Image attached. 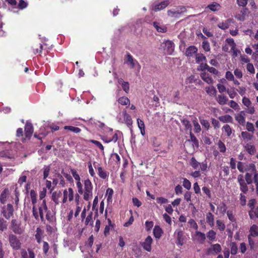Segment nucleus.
Here are the masks:
<instances>
[{"label": "nucleus", "mask_w": 258, "mask_h": 258, "mask_svg": "<svg viewBox=\"0 0 258 258\" xmlns=\"http://www.w3.org/2000/svg\"><path fill=\"white\" fill-rule=\"evenodd\" d=\"M47 209L45 200H43L41 203L39 204L38 208L36 205L33 206L32 213L35 219L38 220L40 217L41 221L44 222L45 220L44 214L47 212Z\"/></svg>", "instance_id": "nucleus-1"}, {"label": "nucleus", "mask_w": 258, "mask_h": 258, "mask_svg": "<svg viewBox=\"0 0 258 258\" xmlns=\"http://www.w3.org/2000/svg\"><path fill=\"white\" fill-rule=\"evenodd\" d=\"M11 225L13 231L16 234H22L25 231V226L15 219L12 220Z\"/></svg>", "instance_id": "nucleus-2"}, {"label": "nucleus", "mask_w": 258, "mask_h": 258, "mask_svg": "<svg viewBox=\"0 0 258 258\" xmlns=\"http://www.w3.org/2000/svg\"><path fill=\"white\" fill-rule=\"evenodd\" d=\"M9 241L10 245L14 249L18 250L21 248L22 243L15 235L10 234L9 237Z\"/></svg>", "instance_id": "nucleus-3"}, {"label": "nucleus", "mask_w": 258, "mask_h": 258, "mask_svg": "<svg viewBox=\"0 0 258 258\" xmlns=\"http://www.w3.org/2000/svg\"><path fill=\"white\" fill-rule=\"evenodd\" d=\"M14 211L12 205L8 204L7 206L3 207L2 213L7 219H9L13 216Z\"/></svg>", "instance_id": "nucleus-4"}, {"label": "nucleus", "mask_w": 258, "mask_h": 258, "mask_svg": "<svg viewBox=\"0 0 258 258\" xmlns=\"http://www.w3.org/2000/svg\"><path fill=\"white\" fill-rule=\"evenodd\" d=\"M63 198L62 200V203H66L67 201L68 198H69V201H72L74 199V192L72 188H69L68 190L65 189L63 191Z\"/></svg>", "instance_id": "nucleus-5"}, {"label": "nucleus", "mask_w": 258, "mask_h": 258, "mask_svg": "<svg viewBox=\"0 0 258 258\" xmlns=\"http://www.w3.org/2000/svg\"><path fill=\"white\" fill-rule=\"evenodd\" d=\"M113 195V190L111 188H108L106 191V197H107V201L108 203V206H109V205L111 206L112 204V196ZM111 209H110L108 207H107L105 213H106V216L107 215L108 212H109L111 213Z\"/></svg>", "instance_id": "nucleus-6"}, {"label": "nucleus", "mask_w": 258, "mask_h": 258, "mask_svg": "<svg viewBox=\"0 0 258 258\" xmlns=\"http://www.w3.org/2000/svg\"><path fill=\"white\" fill-rule=\"evenodd\" d=\"M25 135L27 138H30L33 133V127L32 124L27 122L25 126Z\"/></svg>", "instance_id": "nucleus-7"}, {"label": "nucleus", "mask_w": 258, "mask_h": 258, "mask_svg": "<svg viewBox=\"0 0 258 258\" xmlns=\"http://www.w3.org/2000/svg\"><path fill=\"white\" fill-rule=\"evenodd\" d=\"M21 254L22 258H35V254L30 249H28V251L25 249H22Z\"/></svg>", "instance_id": "nucleus-8"}, {"label": "nucleus", "mask_w": 258, "mask_h": 258, "mask_svg": "<svg viewBox=\"0 0 258 258\" xmlns=\"http://www.w3.org/2000/svg\"><path fill=\"white\" fill-rule=\"evenodd\" d=\"M9 195V191L8 188H5L0 195V202L2 204H5L6 203L7 198Z\"/></svg>", "instance_id": "nucleus-9"}, {"label": "nucleus", "mask_w": 258, "mask_h": 258, "mask_svg": "<svg viewBox=\"0 0 258 258\" xmlns=\"http://www.w3.org/2000/svg\"><path fill=\"white\" fill-rule=\"evenodd\" d=\"M84 223L86 226H93V213L90 212L87 215L86 218L84 219Z\"/></svg>", "instance_id": "nucleus-10"}, {"label": "nucleus", "mask_w": 258, "mask_h": 258, "mask_svg": "<svg viewBox=\"0 0 258 258\" xmlns=\"http://www.w3.org/2000/svg\"><path fill=\"white\" fill-rule=\"evenodd\" d=\"M61 191H54L52 194V200L55 203V204L58 205L59 204V198L61 197Z\"/></svg>", "instance_id": "nucleus-11"}, {"label": "nucleus", "mask_w": 258, "mask_h": 258, "mask_svg": "<svg viewBox=\"0 0 258 258\" xmlns=\"http://www.w3.org/2000/svg\"><path fill=\"white\" fill-rule=\"evenodd\" d=\"M43 234V231L40 228H37L36 230V234L35 237L38 243H40L41 241V238Z\"/></svg>", "instance_id": "nucleus-12"}, {"label": "nucleus", "mask_w": 258, "mask_h": 258, "mask_svg": "<svg viewBox=\"0 0 258 258\" xmlns=\"http://www.w3.org/2000/svg\"><path fill=\"white\" fill-rule=\"evenodd\" d=\"M30 197L31 199L32 203L33 206L36 205L37 203V194L34 190L30 191Z\"/></svg>", "instance_id": "nucleus-13"}, {"label": "nucleus", "mask_w": 258, "mask_h": 258, "mask_svg": "<svg viewBox=\"0 0 258 258\" xmlns=\"http://www.w3.org/2000/svg\"><path fill=\"white\" fill-rule=\"evenodd\" d=\"M84 186L85 190H92V184L89 179H86L84 181Z\"/></svg>", "instance_id": "nucleus-14"}, {"label": "nucleus", "mask_w": 258, "mask_h": 258, "mask_svg": "<svg viewBox=\"0 0 258 258\" xmlns=\"http://www.w3.org/2000/svg\"><path fill=\"white\" fill-rule=\"evenodd\" d=\"M65 130H68L71 132H73L75 133H79L81 132V129L77 127H75L73 126H65L64 127Z\"/></svg>", "instance_id": "nucleus-15"}, {"label": "nucleus", "mask_w": 258, "mask_h": 258, "mask_svg": "<svg viewBox=\"0 0 258 258\" xmlns=\"http://www.w3.org/2000/svg\"><path fill=\"white\" fill-rule=\"evenodd\" d=\"M97 169L99 176L102 178L105 179L107 176V173L105 172L101 167H98Z\"/></svg>", "instance_id": "nucleus-16"}, {"label": "nucleus", "mask_w": 258, "mask_h": 258, "mask_svg": "<svg viewBox=\"0 0 258 258\" xmlns=\"http://www.w3.org/2000/svg\"><path fill=\"white\" fill-rule=\"evenodd\" d=\"M84 199L88 201L92 197V190H85L84 193Z\"/></svg>", "instance_id": "nucleus-17"}, {"label": "nucleus", "mask_w": 258, "mask_h": 258, "mask_svg": "<svg viewBox=\"0 0 258 258\" xmlns=\"http://www.w3.org/2000/svg\"><path fill=\"white\" fill-rule=\"evenodd\" d=\"M108 225H106L104 231V234L105 236H107L109 233V230H110V226H112L111 225V219L109 218H108Z\"/></svg>", "instance_id": "nucleus-18"}, {"label": "nucleus", "mask_w": 258, "mask_h": 258, "mask_svg": "<svg viewBox=\"0 0 258 258\" xmlns=\"http://www.w3.org/2000/svg\"><path fill=\"white\" fill-rule=\"evenodd\" d=\"M46 218L49 222H52L54 220V217L51 214V212L49 210L47 209V212H46Z\"/></svg>", "instance_id": "nucleus-19"}, {"label": "nucleus", "mask_w": 258, "mask_h": 258, "mask_svg": "<svg viewBox=\"0 0 258 258\" xmlns=\"http://www.w3.org/2000/svg\"><path fill=\"white\" fill-rule=\"evenodd\" d=\"M7 228L6 221L3 218L0 219V230L3 231Z\"/></svg>", "instance_id": "nucleus-20"}, {"label": "nucleus", "mask_w": 258, "mask_h": 258, "mask_svg": "<svg viewBox=\"0 0 258 258\" xmlns=\"http://www.w3.org/2000/svg\"><path fill=\"white\" fill-rule=\"evenodd\" d=\"M71 173L73 175V176L77 181H80V177L79 175L77 173L76 170L75 169L71 170Z\"/></svg>", "instance_id": "nucleus-21"}, {"label": "nucleus", "mask_w": 258, "mask_h": 258, "mask_svg": "<svg viewBox=\"0 0 258 258\" xmlns=\"http://www.w3.org/2000/svg\"><path fill=\"white\" fill-rule=\"evenodd\" d=\"M50 171V167L49 166H45L44 168V172H43V178L45 179H46Z\"/></svg>", "instance_id": "nucleus-22"}, {"label": "nucleus", "mask_w": 258, "mask_h": 258, "mask_svg": "<svg viewBox=\"0 0 258 258\" xmlns=\"http://www.w3.org/2000/svg\"><path fill=\"white\" fill-rule=\"evenodd\" d=\"M46 187L50 190V192L51 193L52 190L54 189V186H52V183L50 181H46Z\"/></svg>", "instance_id": "nucleus-23"}, {"label": "nucleus", "mask_w": 258, "mask_h": 258, "mask_svg": "<svg viewBox=\"0 0 258 258\" xmlns=\"http://www.w3.org/2000/svg\"><path fill=\"white\" fill-rule=\"evenodd\" d=\"M76 185L78 188V192L80 194H83V189L82 187V185L80 181H77L76 183Z\"/></svg>", "instance_id": "nucleus-24"}, {"label": "nucleus", "mask_w": 258, "mask_h": 258, "mask_svg": "<svg viewBox=\"0 0 258 258\" xmlns=\"http://www.w3.org/2000/svg\"><path fill=\"white\" fill-rule=\"evenodd\" d=\"M46 188H43V190L40 191V194H39L40 200H42V201L43 200H44V198L46 196Z\"/></svg>", "instance_id": "nucleus-25"}, {"label": "nucleus", "mask_w": 258, "mask_h": 258, "mask_svg": "<svg viewBox=\"0 0 258 258\" xmlns=\"http://www.w3.org/2000/svg\"><path fill=\"white\" fill-rule=\"evenodd\" d=\"M49 248V246L48 243L46 242H43V250L44 253H47Z\"/></svg>", "instance_id": "nucleus-26"}, {"label": "nucleus", "mask_w": 258, "mask_h": 258, "mask_svg": "<svg viewBox=\"0 0 258 258\" xmlns=\"http://www.w3.org/2000/svg\"><path fill=\"white\" fill-rule=\"evenodd\" d=\"M27 6V4L25 1L23 0H20L19 3V7L21 9H24L26 8Z\"/></svg>", "instance_id": "nucleus-27"}, {"label": "nucleus", "mask_w": 258, "mask_h": 258, "mask_svg": "<svg viewBox=\"0 0 258 258\" xmlns=\"http://www.w3.org/2000/svg\"><path fill=\"white\" fill-rule=\"evenodd\" d=\"M101 223L99 219H97L96 221L95 225L94 226V230L96 232H98L100 227Z\"/></svg>", "instance_id": "nucleus-28"}, {"label": "nucleus", "mask_w": 258, "mask_h": 258, "mask_svg": "<svg viewBox=\"0 0 258 258\" xmlns=\"http://www.w3.org/2000/svg\"><path fill=\"white\" fill-rule=\"evenodd\" d=\"M27 176L25 175H22L18 180V183L22 184L24 182L26 181Z\"/></svg>", "instance_id": "nucleus-29"}, {"label": "nucleus", "mask_w": 258, "mask_h": 258, "mask_svg": "<svg viewBox=\"0 0 258 258\" xmlns=\"http://www.w3.org/2000/svg\"><path fill=\"white\" fill-rule=\"evenodd\" d=\"M91 142L96 145L100 149L103 150V146L100 142L95 140H92Z\"/></svg>", "instance_id": "nucleus-30"}, {"label": "nucleus", "mask_w": 258, "mask_h": 258, "mask_svg": "<svg viewBox=\"0 0 258 258\" xmlns=\"http://www.w3.org/2000/svg\"><path fill=\"white\" fill-rule=\"evenodd\" d=\"M93 242H94V238H93V235H91V236L89 237V238H88V246H89L90 247H92V246L93 245Z\"/></svg>", "instance_id": "nucleus-31"}, {"label": "nucleus", "mask_w": 258, "mask_h": 258, "mask_svg": "<svg viewBox=\"0 0 258 258\" xmlns=\"http://www.w3.org/2000/svg\"><path fill=\"white\" fill-rule=\"evenodd\" d=\"M88 168H89V173L90 174V175L92 176H94L95 175V172L94 171V170H93V167L91 165V163H89V164L88 165Z\"/></svg>", "instance_id": "nucleus-32"}, {"label": "nucleus", "mask_w": 258, "mask_h": 258, "mask_svg": "<svg viewBox=\"0 0 258 258\" xmlns=\"http://www.w3.org/2000/svg\"><path fill=\"white\" fill-rule=\"evenodd\" d=\"M15 203L16 206L18 205L19 203V192L17 191V189L15 190Z\"/></svg>", "instance_id": "nucleus-33"}, {"label": "nucleus", "mask_w": 258, "mask_h": 258, "mask_svg": "<svg viewBox=\"0 0 258 258\" xmlns=\"http://www.w3.org/2000/svg\"><path fill=\"white\" fill-rule=\"evenodd\" d=\"M86 208H84L83 210L82 211L81 214V217L82 219V221H83L84 219L86 218Z\"/></svg>", "instance_id": "nucleus-34"}, {"label": "nucleus", "mask_w": 258, "mask_h": 258, "mask_svg": "<svg viewBox=\"0 0 258 258\" xmlns=\"http://www.w3.org/2000/svg\"><path fill=\"white\" fill-rule=\"evenodd\" d=\"M81 207H80V206H77L76 212L75 213V217H77L78 216V215H79L80 212H81Z\"/></svg>", "instance_id": "nucleus-35"}, {"label": "nucleus", "mask_w": 258, "mask_h": 258, "mask_svg": "<svg viewBox=\"0 0 258 258\" xmlns=\"http://www.w3.org/2000/svg\"><path fill=\"white\" fill-rule=\"evenodd\" d=\"M57 176L60 179L59 184H61L62 186H64V184H65V181H64V180L63 179L62 176L60 174H58Z\"/></svg>", "instance_id": "nucleus-36"}, {"label": "nucleus", "mask_w": 258, "mask_h": 258, "mask_svg": "<svg viewBox=\"0 0 258 258\" xmlns=\"http://www.w3.org/2000/svg\"><path fill=\"white\" fill-rule=\"evenodd\" d=\"M23 129L22 128H19L17 130V136L21 137L23 135Z\"/></svg>", "instance_id": "nucleus-37"}, {"label": "nucleus", "mask_w": 258, "mask_h": 258, "mask_svg": "<svg viewBox=\"0 0 258 258\" xmlns=\"http://www.w3.org/2000/svg\"><path fill=\"white\" fill-rule=\"evenodd\" d=\"M42 45L41 44H39V48L34 49V52L35 53L40 52L42 49Z\"/></svg>", "instance_id": "nucleus-38"}, {"label": "nucleus", "mask_w": 258, "mask_h": 258, "mask_svg": "<svg viewBox=\"0 0 258 258\" xmlns=\"http://www.w3.org/2000/svg\"><path fill=\"white\" fill-rule=\"evenodd\" d=\"M0 156L2 157H6L8 158H11L9 155H7V153L5 151L1 152Z\"/></svg>", "instance_id": "nucleus-39"}, {"label": "nucleus", "mask_w": 258, "mask_h": 258, "mask_svg": "<svg viewBox=\"0 0 258 258\" xmlns=\"http://www.w3.org/2000/svg\"><path fill=\"white\" fill-rule=\"evenodd\" d=\"M95 123L96 127H100L101 128H102L104 126V124L103 123L100 122L99 121H97Z\"/></svg>", "instance_id": "nucleus-40"}, {"label": "nucleus", "mask_w": 258, "mask_h": 258, "mask_svg": "<svg viewBox=\"0 0 258 258\" xmlns=\"http://www.w3.org/2000/svg\"><path fill=\"white\" fill-rule=\"evenodd\" d=\"M6 1L12 6H15L17 4L16 0H6Z\"/></svg>", "instance_id": "nucleus-41"}, {"label": "nucleus", "mask_w": 258, "mask_h": 258, "mask_svg": "<svg viewBox=\"0 0 258 258\" xmlns=\"http://www.w3.org/2000/svg\"><path fill=\"white\" fill-rule=\"evenodd\" d=\"M73 211L71 210L68 215V220L69 221H70L72 219V218L73 217Z\"/></svg>", "instance_id": "nucleus-42"}, {"label": "nucleus", "mask_w": 258, "mask_h": 258, "mask_svg": "<svg viewBox=\"0 0 258 258\" xmlns=\"http://www.w3.org/2000/svg\"><path fill=\"white\" fill-rule=\"evenodd\" d=\"M98 203V198L96 197L93 201V208H94Z\"/></svg>", "instance_id": "nucleus-43"}, {"label": "nucleus", "mask_w": 258, "mask_h": 258, "mask_svg": "<svg viewBox=\"0 0 258 258\" xmlns=\"http://www.w3.org/2000/svg\"><path fill=\"white\" fill-rule=\"evenodd\" d=\"M11 109L9 107H6L3 109V111L5 113H7L10 112Z\"/></svg>", "instance_id": "nucleus-44"}, {"label": "nucleus", "mask_w": 258, "mask_h": 258, "mask_svg": "<svg viewBox=\"0 0 258 258\" xmlns=\"http://www.w3.org/2000/svg\"><path fill=\"white\" fill-rule=\"evenodd\" d=\"M57 183H58L57 179H53L52 183L53 185V186L54 187L55 186H56L57 185Z\"/></svg>", "instance_id": "nucleus-45"}, {"label": "nucleus", "mask_w": 258, "mask_h": 258, "mask_svg": "<svg viewBox=\"0 0 258 258\" xmlns=\"http://www.w3.org/2000/svg\"><path fill=\"white\" fill-rule=\"evenodd\" d=\"M103 205H104V203L103 202H102L100 204V212L101 213H102L103 212Z\"/></svg>", "instance_id": "nucleus-46"}, {"label": "nucleus", "mask_w": 258, "mask_h": 258, "mask_svg": "<svg viewBox=\"0 0 258 258\" xmlns=\"http://www.w3.org/2000/svg\"><path fill=\"white\" fill-rule=\"evenodd\" d=\"M66 177L69 180L72 179V177L71 176V175H68V174H67L66 176Z\"/></svg>", "instance_id": "nucleus-47"}, {"label": "nucleus", "mask_w": 258, "mask_h": 258, "mask_svg": "<svg viewBox=\"0 0 258 258\" xmlns=\"http://www.w3.org/2000/svg\"><path fill=\"white\" fill-rule=\"evenodd\" d=\"M51 145H47V146H46V149L47 150H50V149H51Z\"/></svg>", "instance_id": "nucleus-48"}, {"label": "nucleus", "mask_w": 258, "mask_h": 258, "mask_svg": "<svg viewBox=\"0 0 258 258\" xmlns=\"http://www.w3.org/2000/svg\"><path fill=\"white\" fill-rule=\"evenodd\" d=\"M96 246H97V248H96V252H98V250H99V249H100V247H101V245H100V244H97V245H96Z\"/></svg>", "instance_id": "nucleus-49"}, {"label": "nucleus", "mask_w": 258, "mask_h": 258, "mask_svg": "<svg viewBox=\"0 0 258 258\" xmlns=\"http://www.w3.org/2000/svg\"><path fill=\"white\" fill-rule=\"evenodd\" d=\"M28 216L26 215H24V220L25 221H26L28 220Z\"/></svg>", "instance_id": "nucleus-50"}, {"label": "nucleus", "mask_w": 258, "mask_h": 258, "mask_svg": "<svg viewBox=\"0 0 258 258\" xmlns=\"http://www.w3.org/2000/svg\"><path fill=\"white\" fill-rule=\"evenodd\" d=\"M3 251H1L0 252V258H3Z\"/></svg>", "instance_id": "nucleus-51"}, {"label": "nucleus", "mask_w": 258, "mask_h": 258, "mask_svg": "<svg viewBox=\"0 0 258 258\" xmlns=\"http://www.w3.org/2000/svg\"><path fill=\"white\" fill-rule=\"evenodd\" d=\"M58 128H59V127H58V126H56V127H55V128H54L53 129H54V130H55V131H57V130H58Z\"/></svg>", "instance_id": "nucleus-52"}, {"label": "nucleus", "mask_w": 258, "mask_h": 258, "mask_svg": "<svg viewBox=\"0 0 258 258\" xmlns=\"http://www.w3.org/2000/svg\"><path fill=\"white\" fill-rule=\"evenodd\" d=\"M28 71V68H26L25 69V72H27Z\"/></svg>", "instance_id": "nucleus-53"}, {"label": "nucleus", "mask_w": 258, "mask_h": 258, "mask_svg": "<svg viewBox=\"0 0 258 258\" xmlns=\"http://www.w3.org/2000/svg\"><path fill=\"white\" fill-rule=\"evenodd\" d=\"M76 64H78V61H77V62H76Z\"/></svg>", "instance_id": "nucleus-54"}]
</instances>
